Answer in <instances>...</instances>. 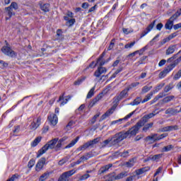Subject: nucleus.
Listing matches in <instances>:
<instances>
[{"label": "nucleus", "instance_id": "nucleus-50", "mask_svg": "<svg viewBox=\"0 0 181 181\" xmlns=\"http://www.w3.org/2000/svg\"><path fill=\"white\" fill-rule=\"evenodd\" d=\"M35 159L33 158L30 159L28 163V168H29L30 169L33 168V166H35Z\"/></svg>", "mask_w": 181, "mask_h": 181}, {"label": "nucleus", "instance_id": "nucleus-39", "mask_svg": "<svg viewBox=\"0 0 181 181\" xmlns=\"http://www.w3.org/2000/svg\"><path fill=\"white\" fill-rule=\"evenodd\" d=\"M178 63H180V59L177 58V59H175L173 64H170L169 66L170 69H171L172 70L175 69V67H176V66H177Z\"/></svg>", "mask_w": 181, "mask_h": 181}, {"label": "nucleus", "instance_id": "nucleus-42", "mask_svg": "<svg viewBox=\"0 0 181 181\" xmlns=\"http://www.w3.org/2000/svg\"><path fill=\"white\" fill-rule=\"evenodd\" d=\"M159 34H157L149 42L150 46H153L155 42H158L159 40Z\"/></svg>", "mask_w": 181, "mask_h": 181}, {"label": "nucleus", "instance_id": "nucleus-59", "mask_svg": "<svg viewBox=\"0 0 181 181\" xmlns=\"http://www.w3.org/2000/svg\"><path fill=\"white\" fill-rule=\"evenodd\" d=\"M10 6L11 8H13V9H15L16 11L18 8V4L16 2H12Z\"/></svg>", "mask_w": 181, "mask_h": 181}, {"label": "nucleus", "instance_id": "nucleus-62", "mask_svg": "<svg viewBox=\"0 0 181 181\" xmlns=\"http://www.w3.org/2000/svg\"><path fill=\"white\" fill-rule=\"evenodd\" d=\"M180 28H181V23L173 25V29L175 30H177V29H180Z\"/></svg>", "mask_w": 181, "mask_h": 181}, {"label": "nucleus", "instance_id": "nucleus-17", "mask_svg": "<svg viewBox=\"0 0 181 181\" xmlns=\"http://www.w3.org/2000/svg\"><path fill=\"white\" fill-rule=\"evenodd\" d=\"M150 170L151 168L149 166L141 168L140 169L136 170V175L139 176V175H142L143 173H145V172H148Z\"/></svg>", "mask_w": 181, "mask_h": 181}, {"label": "nucleus", "instance_id": "nucleus-55", "mask_svg": "<svg viewBox=\"0 0 181 181\" xmlns=\"http://www.w3.org/2000/svg\"><path fill=\"white\" fill-rule=\"evenodd\" d=\"M165 86V83H160L158 86L156 88V91H160V90H162L163 87Z\"/></svg>", "mask_w": 181, "mask_h": 181}, {"label": "nucleus", "instance_id": "nucleus-58", "mask_svg": "<svg viewBox=\"0 0 181 181\" xmlns=\"http://www.w3.org/2000/svg\"><path fill=\"white\" fill-rule=\"evenodd\" d=\"M135 111L136 110H134L133 112H132L131 113H129V115H126L124 117V119H129V118H131L134 114H135Z\"/></svg>", "mask_w": 181, "mask_h": 181}, {"label": "nucleus", "instance_id": "nucleus-45", "mask_svg": "<svg viewBox=\"0 0 181 181\" xmlns=\"http://www.w3.org/2000/svg\"><path fill=\"white\" fill-rule=\"evenodd\" d=\"M173 98H175L174 95L167 96L163 99V103H169V102L172 101V100H173Z\"/></svg>", "mask_w": 181, "mask_h": 181}, {"label": "nucleus", "instance_id": "nucleus-11", "mask_svg": "<svg viewBox=\"0 0 181 181\" xmlns=\"http://www.w3.org/2000/svg\"><path fill=\"white\" fill-rule=\"evenodd\" d=\"M105 73H107V68L99 66L98 69L94 72L93 76L98 78L100 77L101 74H104Z\"/></svg>", "mask_w": 181, "mask_h": 181}, {"label": "nucleus", "instance_id": "nucleus-10", "mask_svg": "<svg viewBox=\"0 0 181 181\" xmlns=\"http://www.w3.org/2000/svg\"><path fill=\"white\" fill-rule=\"evenodd\" d=\"M155 23H156V20H154L151 23H150L149 25L146 28V30L143 31V33L141 35V37L146 36V35H148V33H149L151 30L153 29Z\"/></svg>", "mask_w": 181, "mask_h": 181}, {"label": "nucleus", "instance_id": "nucleus-1", "mask_svg": "<svg viewBox=\"0 0 181 181\" xmlns=\"http://www.w3.org/2000/svg\"><path fill=\"white\" fill-rule=\"evenodd\" d=\"M155 115H156V114L153 112L146 115L128 131L119 132L113 135L112 137H109L103 142V148H105L107 145H109V146H115V145H118V144L122 142L124 139L131 138V136H135V135L139 132V129H141V128H142V127H144V125H145V124L148 122L151 118H153Z\"/></svg>", "mask_w": 181, "mask_h": 181}, {"label": "nucleus", "instance_id": "nucleus-15", "mask_svg": "<svg viewBox=\"0 0 181 181\" xmlns=\"http://www.w3.org/2000/svg\"><path fill=\"white\" fill-rule=\"evenodd\" d=\"M179 129V127H177V125H175V126H167L165 127H163L160 129L161 132H169L170 131H176Z\"/></svg>", "mask_w": 181, "mask_h": 181}, {"label": "nucleus", "instance_id": "nucleus-63", "mask_svg": "<svg viewBox=\"0 0 181 181\" xmlns=\"http://www.w3.org/2000/svg\"><path fill=\"white\" fill-rule=\"evenodd\" d=\"M114 179L115 180V176L110 175L108 179L105 181H112Z\"/></svg>", "mask_w": 181, "mask_h": 181}, {"label": "nucleus", "instance_id": "nucleus-49", "mask_svg": "<svg viewBox=\"0 0 181 181\" xmlns=\"http://www.w3.org/2000/svg\"><path fill=\"white\" fill-rule=\"evenodd\" d=\"M135 46V41L132 42L131 43L126 44L124 45V49H131Z\"/></svg>", "mask_w": 181, "mask_h": 181}, {"label": "nucleus", "instance_id": "nucleus-57", "mask_svg": "<svg viewBox=\"0 0 181 181\" xmlns=\"http://www.w3.org/2000/svg\"><path fill=\"white\" fill-rule=\"evenodd\" d=\"M168 42H170V38L169 37L163 39V40L161 41L160 43H161L162 45H165V43H168Z\"/></svg>", "mask_w": 181, "mask_h": 181}, {"label": "nucleus", "instance_id": "nucleus-27", "mask_svg": "<svg viewBox=\"0 0 181 181\" xmlns=\"http://www.w3.org/2000/svg\"><path fill=\"white\" fill-rule=\"evenodd\" d=\"M50 175H52V172H46L44 174H42L40 178H39V181H45L47 179H49V176H50Z\"/></svg>", "mask_w": 181, "mask_h": 181}, {"label": "nucleus", "instance_id": "nucleus-18", "mask_svg": "<svg viewBox=\"0 0 181 181\" xmlns=\"http://www.w3.org/2000/svg\"><path fill=\"white\" fill-rule=\"evenodd\" d=\"M5 11H6L7 15L8 16V18L6 17V21H8V19H11V18H12V16L15 15V12H13V10L11 8V6L6 7Z\"/></svg>", "mask_w": 181, "mask_h": 181}, {"label": "nucleus", "instance_id": "nucleus-28", "mask_svg": "<svg viewBox=\"0 0 181 181\" xmlns=\"http://www.w3.org/2000/svg\"><path fill=\"white\" fill-rule=\"evenodd\" d=\"M152 127H153V122H150L148 124H144V127L142 129V132H148V131H149V129H151V128H152Z\"/></svg>", "mask_w": 181, "mask_h": 181}, {"label": "nucleus", "instance_id": "nucleus-20", "mask_svg": "<svg viewBox=\"0 0 181 181\" xmlns=\"http://www.w3.org/2000/svg\"><path fill=\"white\" fill-rule=\"evenodd\" d=\"M113 110H114V107L109 109L105 114H103L101 116L100 121H103V119H105V118H107V117H110V115H111V114H112L114 112V111H112Z\"/></svg>", "mask_w": 181, "mask_h": 181}, {"label": "nucleus", "instance_id": "nucleus-26", "mask_svg": "<svg viewBox=\"0 0 181 181\" xmlns=\"http://www.w3.org/2000/svg\"><path fill=\"white\" fill-rule=\"evenodd\" d=\"M78 139H80L79 136H77L75 139L72 140L69 144H68L64 149H67L69 148H73L74 146L78 142Z\"/></svg>", "mask_w": 181, "mask_h": 181}, {"label": "nucleus", "instance_id": "nucleus-40", "mask_svg": "<svg viewBox=\"0 0 181 181\" xmlns=\"http://www.w3.org/2000/svg\"><path fill=\"white\" fill-rule=\"evenodd\" d=\"M175 146L173 145L170 144L168 146H164L162 149L163 152H169L170 151H172Z\"/></svg>", "mask_w": 181, "mask_h": 181}, {"label": "nucleus", "instance_id": "nucleus-14", "mask_svg": "<svg viewBox=\"0 0 181 181\" xmlns=\"http://www.w3.org/2000/svg\"><path fill=\"white\" fill-rule=\"evenodd\" d=\"M70 98H71V96L67 95L66 97V99H64V93L62 95L59 96V98L57 100V103H60V101L63 100L60 104V107H62V105L67 104V102L69 101V100H70Z\"/></svg>", "mask_w": 181, "mask_h": 181}, {"label": "nucleus", "instance_id": "nucleus-16", "mask_svg": "<svg viewBox=\"0 0 181 181\" xmlns=\"http://www.w3.org/2000/svg\"><path fill=\"white\" fill-rule=\"evenodd\" d=\"M110 168H112V164H108L101 167L98 172V175H103V173H105V172L109 170Z\"/></svg>", "mask_w": 181, "mask_h": 181}, {"label": "nucleus", "instance_id": "nucleus-56", "mask_svg": "<svg viewBox=\"0 0 181 181\" xmlns=\"http://www.w3.org/2000/svg\"><path fill=\"white\" fill-rule=\"evenodd\" d=\"M67 23H69V26H73L74 25V23H76V19L71 18L68 21Z\"/></svg>", "mask_w": 181, "mask_h": 181}, {"label": "nucleus", "instance_id": "nucleus-47", "mask_svg": "<svg viewBox=\"0 0 181 181\" xmlns=\"http://www.w3.org/2000/svg\"><path fill=\"white\" fill-rule=\"evenodd\" d=\"M168 136V133H164L160 134V136H157V138L155 139V141H160V139H163V138H166Z\"/></svg>", "mask_w": 181, "mask_h": 181}, {"label": "nucleus", "instance_id": "nucleus-13", "mask_svg": "<svg viewBox=\"0 0 181 181\" xmlns=\"http://www.w3.org/2000/svg\"><path fill=\"white\" fill-rule=\"evenodd\" d=\"M42 121V118L40 117H37L36 122H33L29 126L30 129L35 131L37 129L40 125V122Z\"/></svg>", "mask_w": 181, "mask_h": 181}, {"label": "nucleus", "instance_id": "nucleus-29", "mask_svg": "<svg viewBox=\"0 0 181 181\" xmlns=\"http://www.w3.org/2000/svg\"><path fill=\"white\" fill-rule=\"evenodd\" d=\"M157 136H158V134H151V136H146L145 139V141H152L153 142H156L158 141V140H155V139H156Z\"/></svg>", "mask_w": 181, "mask_h": 181}, {"label": "nucleus", "instance_id": "nucleus-37", "mask_svg": "<svg viewBox=\"0 0 181 181\" xmlns=\"http://www.w3.org/2000/svg\"><path fill=\"white\" fill-rule=\"evenodd\" d=\"M94 91H95V86H93L88 93L86 98H91L94 95Z\"/></svg>", "mask_w": 181, "mask_h": 181}, {"label": "nucleus", "instance_id": "nucleus-43", "mask_svg": "<svg viewBox=\"0 0 181 181\" xmlns=\"http://www.w3.org/2000/svg\"><path fill=\"white\" fill-rule=\"evenodd\" d=\"M86 155L88 158L90 159V158H94V156H97V155H98V153L92 150L91 151L87 153Z\"/></svg>", "mask_w": 181, "mask_h": 181}, {"label": "nucleus", "instance_id": "nucleus-21", "mask_svg": "<svg viewBox=\"0 0 181 181\" xmlns=\"http://www.w3.org/2000/svg\"><path fill=\"white\" fill-rule=\"evenodd\" d=\"M166 115H176V114H179V110L177 109L168 108L165 110Z\"/></svg>", "mask_w": 181, "mask_h": 181}, {"label": "nucleus", "instance_id": "nucleus-23", "mask_svg": "<svg viewBox=\"0 0 181 181\" xmlns=\"http://www.w3.org/2000/svg\"><path fill=\"white\" fill-rule=\"evenodd\" d=\"M163 97H166V94L165 93H160L157 96H156L153 100H152L150 103L151 104H155L159 98H163Z\"/></svg>", "mask_w": 181, "mask_h": 181}, {"label": "nucleus", "instance_id": "nucleus-54", "mask_svg": "<svg viewBox=\"0 0 181 181\" xmlns=\"http://www.w3.org/2000/svg\"><path fill=\"white\" fill-rule=\"evenodd\" d=\"M57 39H62V36H63V32H62V29H58L57 30Z\"/></svg>", "mask_w": 181, "mask_h": 181}, {"label": "nucleus", "instance_id": "nucleus-22", "mask_svg": "<svg viewBox=\"0 0 181 181\" xmlns=\"http://www.w3.org/2000/svg\"><path fill=\"white\" fill-rule=\"evenodd\" d=\"M176 50V45H170L166 50L165 54L169 56V54H173Z\"/></svg>", "mask_w": 181, "mask_h": 181}, {"label": "nucleus", "instance_id": "nucleus-36", "mask_svg": "<svg viewBox=\"0 0 181 181\" xmlns=\"http://www.w3.org/2000/svg\"><path fill=\"white\" fill-rule=\"evenodd\" d=\"M172 88H173V83H171L169 85H167L165 86L163 93H165V94H166L165 93H169V91H170V90H172Z\"/></svg>", "mask_w": 181, "mask_h": 181}, {"label": "nucleus", "instance_id": "nucleus-25", "mask_svg": "<svg viewBox=\"0 0 181 181\" xmlns=\"http://www.w3.org/2000/svg\"><path fill=\"white\" fill-rule=\"evenodd\" d=\"M141 103H142V98L141 97H136L134 101H132V103H129V105H139V104H141Z\"/></svg>", "mask_w": 181, "mask_h": 181}, {"label": "nucleus", "instance_id": "nucleus-30", "mask_svg": "<svg viewBox=\"0 0 181 181\" xmlns=\"http://www.w3.org/2000/svg\"><path fill=\"white\" fill-rule=\"evenodd\" d=\"M173 26L174 25L172 20L168 19L165 25V29H167L168 30H172V28H173Z\"/></svg>", "mask_w": 181, "mask_h": 181}, {"label": "nucleus", "instance_id": "nucleus-53", "mask_svg": "<svg viewBox=\"0 0 181 181\" xmlns=\"http://www.w3.org/2000/svg\"><path fill=\"white\" fill-rule=\"evenodd\" d=\"M115 39H113V40H111V42H110V45H109V47H108V48H107V50H112V49H114V46H115Z\"/></svg>", "mask_w": 181, "mask_h": 181}, {"label": "nucleus", "instance_id": "nucleus-46", "mask_svg": "<svg viewBox=\"0 0 181 181\" xmlns=\"http://www.w3.org/2000/svg\"><path fill=\"white\" fill-rule=\"evenodd\" d=\"M137 86H139V82L132 83L127 86V88L130 90H132V88H134V87H137Z\"/></svg>", "mask_w": 181, "mask_h": 181}, {"label": "nucleus", "instance_id": "nucleus-5", "mask_svg": "<svg viewBox=\"0 0 181 181\" xmlns=\"http://www.w3.org/2000/svg\"><path fill=\"white\" fill-rule=\"evenodd\" d=\"M128 91H129V89L127 87L122 90L119 95L115 98V103H119L123 98H127V97H128Z\"/></svg>", "mask_w": 181, "mask_h": 181}, {"label": "nucleus", "instance_id": "nucleus-24", "mask_svg": "<svg viewBox=\"0 0 181 181\" xmlns=\"http://www.w3.org/2000/svg\"><path fill=\"white\" fill-rule=\"evenodd\" d=\"M128 176V172L124 171L119 173L117 175L115 176V180H119V179H124Z\"/></svg>", "mask_w": 181, "mask_h": 181}, {"label": "nucleus", "instance_id": "nucleus-2", "mask_svg": "<svg viewBox=\"0 0 181 181\" xmlns=\"http://www.w3.org/2000/svg\"><path fill=\"white\" fill-rule=\"evenodd\" d=\"M67 139V136H64L59 140V138H54L49 141L42 148L38 151L37 158H40L43 153H46L49 149H54L60 151V148L64 145V141Z\"/></svg>", "mask_w": 181, "mask_h": 181}, {"label": "nucleus", "instance_id": "nucleus-38", "mask_svg": "<svg viewBox=\"0 0 181 181\" xmlns=\"http://www.w3.org/2000/svg\"><path fill=\"white\" fill-rule=\"evenodd\" d=\"M153 95V93H149L147 95L145 96L144 99L141 101V104H144V103H148L151 98H152V96Z\"/></svg>", "mask_w": 181, "mask_h": 181}, {"label": "nucleus", "instance_id": "nucleus-31", "mask_svg": "<svg viewBox=\"0 0 181 181\" xmlns=\"http://www.w3.org/2000/svg\"><path fill=\"white\" fill-rule=\"evenodd\" d=\"M162 156H163V154H162V153L156 154L151 157L150 156L148 159L150 160H153V162H155V160H156L158 162V160H159V159H160V158H162Z\"/></svg>", "mask_w": 181, "mask_h": 181}, {"label": "nucleus", "instance_id": "nucleus-61", "mask_svg": "<svg viewBox=\"0 0 181 181\" xmlns=\"http://www.w3.org/2000/svg\"><path fill=\"white\" fill-rule=\"evenodd\" d=\"M162 28H163V24L162 23L157 24L156 25L157 30H162Z\"/></svg>", "mask_w": 181, "mask_h": 181}, {"label": "nucleus", "instance_id": "nucleus-12", "mask_svg": "<svg viewBox=\"0 0 181 181\" xmlns=\"http://www.w3.org/2000/svg\"><path fill=\"white\" fill-rule=\"evenodd\" d=\"M170 71H172V69L170 67V66L168 65L167 67H165L163 71L160 72V74H158L159 78H165V77H166V76H168V74H169V73H170Z\"/></svg>", "mask_w": 181, "mask_h": 181}, {"label": "nucleus", "instance_id": "nucleus-52", "mask_svg": "<svg viewBox=\"0 0 181 181\" xmlns=\"http://www.w3.org/2000/svg\"><path fill=\"white\" fill-rule=\"evenodd\" d=\"M90 177V174H84L83 175L79 177V180L83 181V180H87Z\"/></svg>", "mask_w": 181, "mask_h": 181}, {"label": "nucleus", "instance_id": "nucleus-60", "mask_svg": "<svg viewBox=\"0 0 181 181\" xmlns=\"http://www.w3.org/2000/svg\"><path fill=\"white\" fill-rule=\"evenodd\" d=\"M165 64H166V61H165V59H162V60H160V62L158 63L159 67H162L163 66H165Z\"/></svg>", "mask_w": 181, "mask_h": 181}, {"label": "nucleus", "instance_id": "nucleus-44", "mask_svg": "<svg viewBox=\"0 0 181 181\" xmlns=\"http://www.w3.org/2000/svg\"><path fill=\"white\" fill-rule=\"evenodd\" d=\"M180 16V13H178L177 11L174 13L169 19L175 22V21H176L177 18H179Z\"/></svg>", "mask_w": 181, "mask_h": 181}, {"label": "nucleus", "instance_id": "nucleus-48", "mask_svg": "<svg viewBox=\"0 0 181 181\" xmlns=\"http://www.w3.org/2000/svg\"><path fill=\"white\" fill-rule=\"evenodd\" d=\"M100 115L101 114L100 112H98L96 115H95L90 120L91 124H95V121H97V119L98 118V117H100Z\"/></svg>", "mask_w": 181, "mask_h": 181}, {"label": "nucleus", "instance_id": "nucleus-9", "mask_svg": "<svg viewBox=\"0 0 181 181\" xmlns=\"http://www.w3.org/2000/svg\"><path fill=\"white\" fill-rule=\"evenodd\" d=\"M50 125H52L54 127V125L57 124V122L59 121V119L57 118V115L56 114H52L48 116L47 118Z\"/></svg>", "mask_w": 181, "mask_h": 181}, {"label": "nucleus", "instance_id": "nucleus-7", "mask_svg": "<svg viewBox=\"0 0 181 181\" xmlns=\"http://www.w3.org/2000/svg\"><path fill=\"white\" fill-rule=\"evenodd\" d=\"M1 51L4 54H6V56H10V57H13V56H16V53L8 46L3 47Z\"/></svg>", "mask_w": 181, "mask_h": 181}, {"label": "nucleus", "instance_id": "nucleus-33", "mask_svg": "<svg viewBox=\"0 0 181 181\" xmlns=\"http://www.w3.org/2000/svg\"><path fill=\"white\" fill-rule=\"evenodd\" d=\"M40 141H42V137L41 136H38L36 139H35V140L31 143V146H33V148H35V146H37V144L40 142Z\"/></svg>", "mask_w": 181, "mask_h": 181}, {"label": "nucleus", "instance_id": "nucleus-64", "mask_svg": "<svg viewBox=\"0 0 181 181\" xmlns=\"http://www.w3.org/2000/svg\"><path fill=\"white\" fill-rule=\"evenodd\" d=\"M0 64H1V67H8V63H6L2 60H0Z\"/></svg>", "mask_w": 181, "mask_h": 181}, {"label": "nucleus", "instance_id": "nucleus-32", "mask_svg": "<svg viewBox=\"0 0 181 181\" xmlns=\"http://www.w3.org/2000/svg\"><path fill=\"white\" fill-rule=\"evenodd\" d=\"M134 164H135V158H132L129 161L124 163L127 168H132V166H134Z\"/></svg>", "mask_w": 181, "mask_h": 181}, {"label": "nucleus", "instance_id": "nucleus-35", "mask_svg": "<svg viewBox=\"0 0 181 181\" xmlns=\"http://www.w3.org/2000/svg\"><path fill=\"white\" fill-rule=\"evenodd\" d=\"M151 90H152V86H145L141 89V94H146V93L151 91Z\"/></svg>", "mask_w": 181, "mask_h": 181}, {"label": "nucleus", "instance_id": "nucleus-51", "mask_svg": "<svg viewBox=\"0 0 181 181\" xmlns=\"http://www.w3.org/2000/svg\"><path fill=\"white\" fill-rule=\"evenodd\" d=\"M181 77V69H180L177 74L174 76L173 80H179Z\"/></svg>", "mask_w": 181, "mask_h": 181}, {"label": "nucleus", "instance_id": "nucleus-4", "mask_svg": "<svg viewBox=\"0 0 181 181\" xmlns=\"http://www.w3.org/2000/svg\"><path fill=\"white\" fill-rule=\"evenodd\" d=\"M74 173H76V170H74L64 172L61 176H59L58 181H70V177L73 176Z\"/></svg>", "mask_w": 181, "mask_h": 181}, {"label": "nucleus", "instance_id": "nucleus-8", "mask_svg": "<svg viewBox=\"0 0 181 181\" xmlns=\"http://www.w3.org/2000/svg\"><path fill=\"white\" fill-rule=\"evenodd\" d=\"M103 97H104V93H99L94 99H93L88 106V108H93V107H94V105H95V104H97V103H98V101H100V100H101V98H103Z\"/></svg>", "mask_w": 181, "mask_h": 181}, {"label": "nucleus", "instance_id": "nucleus-3", "mask_svg": "<svg viewBox=\"0 0 181 181\" xmlns=\"http://www.w3.org/2000/svg\"><path fill=\"white\" fill-rule=\"evenodd\" d=\"M100 142V137H97L93 140H90L83 144L82 146H79L76 151L77 152H80L81 151H86V149H88V148H94L95 145H97Z\"/></svg>", "mask_w": 181, "mask_h": 181}, {"label": "nucleus", "instance_id": "nucleus-19", "mask_svg": "<svg viewBox=\"0 0 181 181\" xmlns=\"http://www.w3.org/2000/svg\"><path fill=\"white\" fill-rule=\"evenodd\" d=\"M40 8L43 12H49L50 11V4L40 3Z\"/></svg>", "mask_w": 181, "mask_h": 181}, {"label": "nucleus", "instance_id": "nucleus-6", "mask_svg": "<svg viewBox=\"0 0 181 181\" xmlns=\"http://www.w3.org/2000/svg\"><path fill=\"white\" fill-rule=\"evenodd\" d=\"M45 165H46V158L42 157L38 160V162L35 165L36 172H40V170L43 169V167L45 166Z\"/></svg>", "mask_w": 181, "mask_h": 181}, {"label": "nucleus", "instance_id": "nucleus-34", "mask_svg": "<svg viewBox=\"0 0 181 181\" xmlns=\"http://www.w3.org/2000/svg\"><path fill=\"white\" fill-rule=\"evenodd\" d=\"M116 155H119L120 156H122V158H128V156H129V151H124L122 153H119V151H117L115 153Z\"/></svg>", "mask_w": 181, "mask_h": 181}, {"label": "nucleus", "instance_id": "nucleus-41", "mask_svg": "<svg viewBox=\"0 0 181 181\" xmlns=\"http://www.w3.org/2000/svg\"><path fill=\"white\" fill-rule=\"evenodd\" d=\"M86 78H87L86 76H82L80 78H78L77 81H76L74 82V85L75 86H80V84H81V83H83V81H84L86 80Z\"/></svg>", "mask_w": 181, "mask_h": 181}]
</instances>
